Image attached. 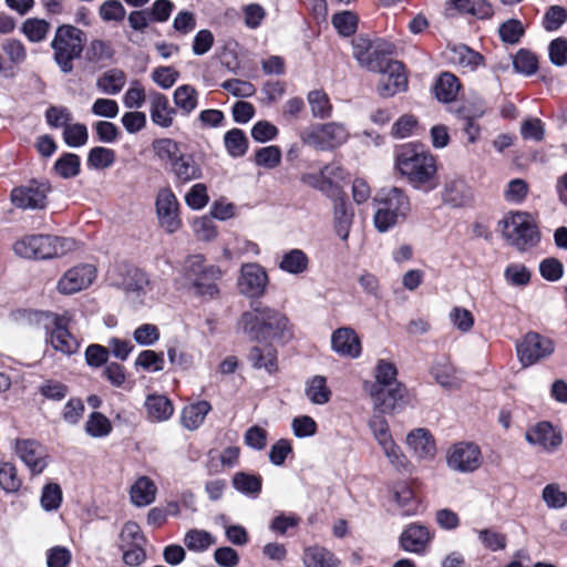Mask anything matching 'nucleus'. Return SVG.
Returning a JSON list of instances; mask_svg holds the SVG:
<instances>
[{"label":"nucleus","mask_w":567,"mask_h":567,"mask_svg":"<svg viewBox=\"0 0 567 567\" xmlns=\"http://www.w3.org/2000/svg\"><path fill=\"white\" fill-rule=\"evenodd\" d=\"M430 530L420 524H410L400 536V545L403 550L412 554H424L432 540Z\"/></svg>","instance_id":"aec40b11"},{"label":"nucleus","mask_w":567,"mask_h":567,"mask_svg":"<svg viewBox=\"0 0 567 567\" xmlns=\"http://www.w3.org/2000/svg\"><path fill=\"white\" fill-rule=\"evenodd\" d=\"M332 25L343 37L352 35L358 25V17L352 11H342L332 17Z\"/></svg>","instance_id":"4d7b16f0"},{"label":"nucleus","mask_w":567,"mask_h":567,"mask_svg":"<svg viewBox=\"0 0 567 567\" xmlns=\"http://www.w3.org/2000/svg\"><path fill=\"white\" fill-rule=\"evenodd\" d=\"M248 358L256 369H265L269 374L278 371L277 350L271 344L252 347Z\"/></svg>","instance_id":"c85d7f7f"},{"label":"nucleus","mask_w":567,"mask_h":567,"mask_svg":"<svg viewBox=\"0 0 567 567\" xmlns=\"http://www.w3.org/2000/svg\"><path fill=\"white\" fill-rule=\"evenodd\" d=\"M58 175L71 178L80 173V157L73 153L63 154L54 164Z\"/></svg>","instance_id":"bf43d9fd"},{"label":"nucleus","mask_w":567,"mask_h":567,"mask_svg":"<svg viewBox=\"0 0 567 567\" xmlns=\"http://www.w3.org/2000/svg\"><path fill=\"white\" fill-rule=\"evenodd\" d=\"M350 137L347 126L339 122L312 123L299 133L301 143L316 151H334Z\"/></svg>","instance_id":"0eeeda50"},{"label":"nucleus","mask_w":567,"mask_h":567,"mask_svg":"<svg viewBox=\"0 0 567 567\" xmlns=\"http://www.w3.org/2000/svg\"><path fill=\"white\" fill-rule=\"evenodd\" d=\"M127 76L120 69H111L96 79V87L106 95H117L125 86Z\"/></svg>","instance_id":"2f4dec72"},{"label":"nucleus","mask_w":567,"mask_h":567,"mask_svg":"<svg viewBox=\"0 0 567 567\" xmlns=\"http://www.w3.org/2000/svg\"><path fill=\"white\" fill-rule=\"evenodd\" d=\"M22 485L13 464L2 462L0 465V487L7 493H16Z\"/></svg>","instance_id":"603ef678"},{"label":"nucleus","mask_w":567,"mask_h":567,"mask_svg":"<svg viewBox=\"0 0 567 567\" xmlns=\"http://www.w3.org/2000/svg\"><path fill=\"white\" fill-rule=\"evenodd\" d=\"M375 208L373 223L380 233H385L406 219L411 203L405 192L398 187L382 188L373 198Z\"/></svg>","instance_id":"20e7f679"},{"label":"nucleus","mask_w":567,"mask_h":567,"mask_svg":"<svg viewBox=\"0 0 567 567\" xmlns=\"http://www.w3.org/2000/svg\"><path fill=\"white\" fill-rule=\"evenodd\" d=\"M453 10L460 13H470L480 19L489 18L493 13L491 4L486 0H447L446 14L452 16Z\"/></svg>","instance_id":"cd10ccee"},{"label":"nucleus","mask_w":567,"mask_h":567,"mask_svg":"<svg viewBox=\"0 0 567 567\" xmlns=\"http://www.w3.org/2000/svg\"><path fill=\"white\" fill-rule=\"evenodd\" d=\"M239 324L255 340L288 341L292 338L288 318L269 307H257L241 315Z\"/></svg>","instance_id":"f03ea898"},{"label":"nucleus","mask_w":567,"mask_h":567,"mask_svg":"<svg viewBox=\"0 0 567 567\" xmlns=\"http://www.w3.org/2000/svg\"><path fill=\"white\" fill-rule=\"evenodd\" d=\"M303 567H341L340 559L328 548L313 545L305 548Z\"/></svg>","instance_id":"bb28decb"},{"label":"nucleus","mask_w":567,"mask_h":567,"mask_svg":"<svg viewBox=\"0 0 567 567\" xmlns=\"http://www.w3.org/2000/svg\"><path fill=\"white\" fill-rule=\"evenodd\" d=\"M72 319L73 313L69 310L64 311L62 315L49 311H32L28 313V321L45 331L52 330L58 324H61L60 322H71Z\"/></svg>","instance_id":"e433bc0d"},{"label":"nucleus","mask_w":567,"mask_h":567,"mask_svg":"<svg viewBox=\"0 0 567 567\" xmlns=\"http://www.w3.org/2000/svg\"><path fill=\"white\" fill-rule=\"evenodd\" d=\"M16 454L29 467L32 474H40L47 467V453L44 447L33 440H17Z\"/></svg>","instance_id":"6ab92c4d"},{"label":"nucleus","mask_w":567,"mask_h":567,"mask_svg":"<svg viewBox=\"0 0 567 567\" xmlns=\"http://www.w3.org/2000/svg\"><path fill=\"white\" fill-rule=\"evenodd\" d=\"M224 145L231 157H241L248 150V138L239 128H231L224 135Z\"/></svg>","instance_id":"79ce46f5"},{"label":"nucleus","mask_w":567,"mask_h":567,"mask_svg":"<svg viewBox=\"0 0 567 567\" xmlns=\"http://www.w3.org/2000/svg\"><path fill=\"white\" fill-rule=\"evenodd\" d=\"M441 198L450 207H464L472 202L473 193L463 177L450 175L444 179Z\"/></svg>","instance_id":"a211bd4d"},{"label":"nucleus","mask_w":567,"mask_h":567,"mask_svg":"<svg viewBox=\"0 0 567 567\" xmlns=\"http://www.w3.org/2000/svg\"><path fill=\"white\" fill-rule=\"evenodd\" d=\"M193 279L197 292L202 296L213 297L217 295L216 281L221 277V270L217 266H205L203 256H195L192 260Z\"/></svg>","instance_id":"dca6fc26"},{"label":"nucleus","mask_w":567,"mask_h":567,"mask_svg":"<svg viewBox=\"0 0 567 567\" xmlns=\"http://www.w3.org/2000/svg\"><path fill=\"white\" fill-rule=\"evenodd\" d=\"M50 28L44 19L29 18L22 23L21 31L30 42L39 43L47 38Z\"/></svg>","instance_id":"a18cd8bd"},{"label":"nucleus","mask_w":567,"mask_h":567,"mask_svg":"<svg viewBox=\"0 0 567 567\" xmlns=\"http://www.w3.org/2000/svg\"><path fill=\"white\" fill-rule=\"evenodd\" d=\"M198 91L190 84H183L173 93L174 104L183 115L192 114L198 106Z\"/></svg>","instance_id":"72a5a7b5"},{"label":"nucleus","mask_w":567,"mask_h":567,"mask_svg":"<svg viewBox=\"0 0 567 567\" xmlns=\"http://www.w3.org/2000/svg\"><path fill=\"white\" fill-rule=\"evenodd\" d=\"M281 162V151L276 145L259 148L255 154V164L268 169L277 167Z\"/></svg>","instance_id":"e2e57ef3"},{"label":"nucleus","mask_w":567,"mask_h":567,"mask_svg":"<svg viewBox=\"0 0 567 567\" xmlns=\"http://www.w3.org/2000/svg\"><path fill=\"white\" fill-rule=\"evenodd\" d=\"M405 443L417 460H432L436 454V445L433 435L424 427L412 430Z\"/></svg>","instance_id":"412c9836"},{"label":"nucleus","mask_w":567,"mask_h":567,"mask_svg":"<svg viewBox=\"0 0 567 567\" xmlns=\"http://www.w3.org/2000/svg\"><path fill=\"white\" fill-rule=\"evenodd\" d=\"M306 396L313 404L323 405L330 401L331 391L327 385V379L322 375H315L306 382Z\"/></svg>","instance_id":"ea45409f"},{"label":"nucleus","mask_w":567,"mask_h":567,"mask_svg":"<svg viewBox=\"0 0 567 567\" xmlns=\"http://www.w3.org/2000/svg\"><path fill=\"white\" fill-rule=\"evenodd\" d=\"M332 350L341 357L358 358L361 353V342L352 328L342 327L331 336Z\"/></svg>","instance_id":"4be33fe9"},{"label":"nucleus","mask_w":567,"mask_h":567,"mask_svg":"<svg viewBox=\"0 0 567 567\" xmlns=\"http://www.w3.org/2000/svg\"><path fill=\"white\" fill-rule=\"evenodd\" d=\"M64 142L71 147H79L86 144L89 138L87 128L84 124H69L63 132Z\"/></svg>","instance_id":"338daca9"},{"label":"nucleus","mask_w":567,"mask_h":567,"mask_svg":"<svg viewBox=\"0 0 567 567\" xmlns=\"http://www.w3.org/2000/svg\"><path fill=\"white\" fill-rule=\"evenodd\" d=\"M176 111L171 106L166 95L159 92L150 94V115L155 125L168 128L174 123Z\"/></svg>","instance_id":"b1692460"},{"label":"nucleus","mask_w":567,"mask_h":567,"mask_svg":"<svg viewBox=\"0 0 567 567\" xmlns=\"http://www.w3.org/2000/svg\"><path fill=\"white\" fill-rule=\"evenodd\" d=\"M375 381L365 384L373 406L380 413H390L402 401L405 389L396 380V368L393 363L380 360L375 367Z\"/></svg>","instance_id":"7ed1b4c3"},{"label":"nucleus","mask_w":567,"mask_h":567,"mask_svg":"<svg viewBox=\"0 0 567 567\" xmlns=\"http://www.w3.org/2000/svg\"><path fill=\"white\" fill-rule=\"evenodd\" d=\"M432 375L436 382L446 389H458L463 382V373L449 359L436 360L432 367Z\"/></svg>","instance_id":"393cba45"},{"label":"nucleus","mask_w":567,"mask_h":567,"mask_svg":"<svg viewBox=\"0 0 567 567\" xmlns=\"http://www.w3.org/2000/svg\"><path fill=\"white\" fill-rule=\"evenodd\" d=\"M152 148L157 158L161 161H168L171 165H173V162L183 155L179 144L167 137L155 140L152 143Z\"/></svg>","instance_id":"c03bdc74"},{"label":"nucleus","mask_w":567,"mask_h":567,"mask_svg":"<svg viewBox=\"0 0 567 567\" xmlns=\"http://www.w3.org/2000/svg\"><path fill=\"white\" fill-rule=\"evenodd\" d=\"M157 488L147 476L138 477L130 488V497L135 506L144 507L155 501Z\"/></svg>","instance_id":"c756f323"},{"label":"nucleus","mask_w":567,"mask_h":567,"mask_svg":"<svg viewBox=\"0 0 567 567\" xmlns=\"http://www.w3.org/2000/svg\"><path fill=\"white\" fill-rule=\"evenodd\" d=\"M210 409L207 401H198L185 406L181 416L182 424L188 430H196L204 422Z\"/></svg>","instance_id":"58836bf2"},{"label":"nucleus","mask_w":567,"mask_h":567,"mask_svg":"<svg viewBox=\"0 0 567 567\" xmlns=\"http://www.w3.org/2000/svg\"><path fill=\"white\" fill-rule=\"evenodd\" d=\"M147 417L153 422H163L168 420L174 412L172 402L164 395L150 394L145 400Z\"/></svg>","instance_id":"7c9ffc66"},{"label":"nucleus","mask_w":567,"mask_h":567,"mask_svg":"<svg viewBox=\"0 0 567 567\" xmlns=\"http://www.w3.org/2000/svg\"><path fill=\"white\" fill-rule=\"evenodd\" d=\"M60 323L51 330L50 342L52 347L64 354L75 353L79 349V342L66 329L70 322Z\"/></svg>","instance_id":"473e14b6"},{"label":"nucleus","mask_w":567,"mask_h":567,"mask_svg":"<svg viewBox=\"0 0 567 567\" xmlns=\"http://www.w3.org/2000/svg\"><path fill=\"white\" fill-rule=\"evenodd\" d=\"M99 16L104 22H122L126 10L118 0H106L99 8Z\"/></svg>","instance_id":"680f3d73"},{"label":"nucleus","mask_w":567,"mask_h":567,"mask_svg":"<svg viewBox=\"0 0 567 567\" xmlns=\"http://www.w3.org/2000/svg\"><path fill=\"white\" fill-rule=\"evenodd\" d=\"M460 89L458 79L450 72H444L435 83L434 93L440 101L449 103L456 99Z\"/></svg>","instance_id":"4c0bfd02"},{"label":"nucleus","mask_w":567,"mask_h":567,"mask_svg":"<svg viewBox=\"0 0 567 567\" xmlns=\"http://www.w3.org/2000/svg\"><path fill=\"white\" fill-rule=\"evenodd\" d=\"M513 65L518 73L532 75L538 69V60L533 52L520 49L514 56Z\"/></svg>","instance_id":"13d9d810"},{"label":"nucleus","mask_w":567,"mask_h":567,"mask_svg":"<svg viewBox=\"0 0 567 567\" xmlns=\"http://www.w3.org/2000/svg\"><path fill=\"white\" fill-rule=\"evenodd\" d=\"M115 162V152L111 148L96 146L87 155V165L95 169H103L112 166Z\"/></svg>","instance_id":"5fc2aeb1"},{"label":"nucleus","mask_w":567,"mask_h":567,"mask_svg":"<svg viewBox=\"0 0 567 567\" xmlns=\"http://www.w3.org/2000/svg\"><path fill=\"white\" fill-rule=\"evenodd\" d=\"M446 465L456 473L467 474L477 471L483 463L482 452L473 442H457L446 451Z\"/></svg>","instance_id":"9d476101"},{"label":"nucleus","mask_w":567,"mask_h":567,"mask_svg":"<svg viewBox=\"0 0 567 567\" xmlns=\"http://www.w3.org/2000/svg\"><path fill=\"white\" fill-rule=\"evenodd\" d=\"M353 56L369 70H380L377 59L372 58V42L369 39L359 37L352 42Z\"/></svg>","instance_id":"a19ab883"},{"label":"nucleus","mask_w":567,"mask_h":567,"mask_svg":"<svg viewBox=\"0 0 567 567\" xmlns=\"http://www.w3.org/2000/svg\"><path fill=\"white\" fill-rule=\"evenodd\" d=\"M548 55L550 62L556 66L567 64V39L559 37L554 39L548 45Z\"/></svg>","instance_id":"774afa93"},{"label":"nucleus","mask_w":567,"mask_h":567,"mask_svg":"<svg viewBox=\"0 0 567 567\" xmlns=\"http://www.w3.org/2000/svg\"><path fill=\"white\" fill-rule=\"evenodd\" d=\"M380 70H372L379 73L377 91L382 97H391L408 87V76L404 66L396 60L378 61Z\"/></svg>","instance_id":"9b49d317"},{"label":"nucleus","mask_w":567,"mask_h":567,"mask_svg":"<svg viewBox=\"0 0 567 567\" xmlns=\"http://www.w3.org/2000/svg\"><path fill=\"white\" fill-rule=\"evenodd\" d=\"M97 270L92 264H79L68 269L58 280L56 290L64 296L87 289L96 279Z\"/></svg>","instance_id":"ddd939ff"},{"label":"nucleus","mask_w":567,"mask_h":567,"mask_svg":"<svg viewBox=\"0 0 567 567\" xmlns=\"http://www.w3.org/2000/svg\"><path fill=\"white\" fill-rule=\"evenodd\" d=\"M235 488L244 494L257 496L261 491V477L247 473H237L233 478Z\"/></svg>","instance_id":"8fccbe9b"},{"label":"nucleus","mask_w":567,"mask_h":567,"mask_svg":"<svg viewBox=\"0 0 567 567\" xmlns=\"http://www.w3.org/2000/svg\"><path fill=\"white\" fill-rule=\"evenodd\" d=\"M308 103L311 114L317 118H328L332 114V105L328 94L322 90H313L308 93Z\"/></svg>","instance_id":"37998d69"},{"label":"nucleus","mask_w":567,"mask_h":567,"mask_svg":"<svg viewBox=\"0 0 567 567\" xmlns=\"http://www.w3.org/2000/svg\"><path fill=\"white\" fill-rule=\"evenodd\" d=\"M354 212L350 204L343 198L334 200L333 205V229L337 236L347 240L353 224Z\"/></svg>","instance_id":"a878e982"},{"label":"nucleus","mask_w":567,"mask_h":567,"mask_svg":"<svg viewBox=\"0 0 567 567\" xmlns=\"http://www.w3.org/2000/svg\"><path fill=\"white\" fill-rule=\"evenodd\" d=\"M85 431L92 437H103L112 431V424L102 413L93 412L85 423Z\"/></svg>","instance_id":"6e6d98bb"},{"label":"nucleus","mask_w":567,"mask_h":567,"mask_svg":"<svg viewBox=\"0 0 567 567\" xmlns=\"http://www.w3.org/2000/svg\"><path fill=\"white\" fill-rule=\"evenodd\" d=\"M502 233L506 240L519 250H526L539 241V233L527 213H509L502 220Z\"/></svg>","instance_id":"6e6552de"},{"label":"nucleus","mask_w":567,"mask_h":567,"mask_svg":"<svg viewBox=\"0 0 567 567\" xmlns=\"http://www.w3.org/2000/svg\"><path fill=\"white\" fill-rule=\"evenodd\" d=\"M341 167L337 165H326L318 174L306 173L301 175V182L313 188H321L322 182L332 183V177H341Z\"/></svg>","instance_id":"de8ad7c7"},{"label":"nucleus","mask_w":567,"mask_h":567,"mask_svg":"<svg viewBox=\"0 0 567 567\" xmlns=\"http://www.w3.org/2000/svg\"><path fill=\"white\" fill-rule=\"evenodd\" d=\"M172 169L176 178L188 183L202 177V168L192 155L183 154L173 162Z\"/></svg>","instance_id":"f704fd0d"},{"label":"nucleus","mask_w":567,"mask_h":567,"mask_svg":"<svg viewBox=\"0 0 567 567\" xmlns=\"http://www.w3.org/2000/svg\"><path fill=\"white\" fill-rule=\"evenodd\" d=\"M478 539L485 548L492 551L503 550L507 545L506 535L492 528L478 530Z\"/></svg>","instance_id":"0e129e2a"},{"label":"nucleus","mask_w":567,"mask_h":567,"mask_svg":"<svg viewBox=\"0 0 567 567\" xmlns=\"http://www.w3.org/2000/svg\"><path fill=\"white\" fill-rule=\"evenodd\" d=\"M525 29L519 20L509 19L502 23L498 29L503 42L516 44L524 35Z\"/></svg>","instance_id":"69168bd1"},{"label":"nucleus","mask_w":567,"mask_h":567,"mask_svg":"<svg viewBox=\"0 0 567 567\" xmlns=\"http://www.w3.org/2000/svg\"><path fill=\"white\" fill-rule=\"evenodd\" d=\"M109 278L113 286L122 288L132 300H140L150 288L147 275L143 270L126 264L114 267L109 272Z\"/></svg>","instance_id":"1a4fd4ad"},{"label":"nucleus","mask_w":567,"mask_h":567,"mask_svg":"<svg viewBox=\"0 0 567 567\" xmlns=\"http://www.w3.org/2000/svg\"><path fill=\"white\" fill-rule=\"evenodd\" d=\"M278 266L285 272L300 275L308 270L309 258L303 250L293 248L281 256Z\"/></svg>","instance_id":"c9c22d12"},{"label":"nucleus","mask_w":567,"mask_h":567,"mask_svg":"<svg viewBox=\"0 0 567 567\" xmlns=\"http://www.w3.org/2000/svg\"><path fill=\"white\" fill-rule=\"evenodd\" d=\"M554 351V342L536 332H528L516 344L518 360L525 368L550 357Z\"/></svg>","instance_id":"f8f14e48"},{"label":"nucleus","mask_w":567,"mask_h":567,"mask_svg":"<svg viewBox=\"0 0 567 567\" xmlns=\"http://www.w3.org/2000/svg\"><path fill=\"white\" fill-rule=\"evenodd\" d=\"M268 284V276L265 269L258 264H245L241 266L238 278L240 292L250 298L261 297Z\"/></svg>","instance_id":"f3484780"},{"label":"nucleus","mask_w":567,"mask_h":567,"mask_svg":"<svg viewBox=\"0 0 567 567\" xmlns=\"http://www.w3.org/2000/svg\"><path fill=\"white\" fill-rule=\"evenodd\" d=\"M383 451L384 456L388 458L390 464L400 472L406 471L411 463L402 452L401 447L394 442L393 437L379 444Z\"/></svg>","instance_id":"49530a36"},{"label":"nucleus","mask_w":567,"mask_h":567,"mask_svg":"<svg viewBox=\"0 0 567 567\" xmlns=\"http://www.w3.org/2000/svg\"><path fill=\"white\" fill-rule=\"evenodd\" d=\"M395 166L415 189L431 192L439 185L436 159L429 152L402 146L396 153Z\"/></svg>","instance_id":"f257e3e1"},{"label":"nucleus","mask_w":567,"mask_h":567,"mask_svg":"<svg viewBox=\"0 0 567 567\" xmlns=\"http://www.w3.org/2000/svg\"><path fill=\"white\" fill-rule=\"evenodd\" d=\"M482 55L473 51L466 45H458L453 48L451 60L461 65L474 70L482 63Z\"/></svg>","instance_id":"09e8293b"},{"label":"nucleus","mask_w":567,"mask_h":567,"mask_svg":"<svg viewBox=\"0 0 567 567\" xmlns=\"http://www.w3.org/2000/svg\"><path fill=\"white\" fill-rule=\"evenodd\" d=\"M51 187L45 182L32 181L28 185L16 187L11 192L12 204L22 209H42Z\"/></svg>","instance_id":"2eb2a0df"},{"label":"nucleus","mask_w":567,"mask_h":567,"mask_svg":"<svg viewBox=\"0 0 567 567\" xmlns=\"http://www.w3.org/2000/svg\"><path fill=\"white\" fill-rule=\"evenodd\" d=\"M419 123L414 115L404 114L400 116L391 127V134L395 138H406L416 133Z\"/></svg>","instance_id":"052dcab7"},{"label":"nucleus","mask_w":567,"mask_h":567,"mask_svg":"<svg viewBox=\"0 0 567 567\" xmlns=\"http://www.w3.org/2000/svg\"><path fill=\"white\" fill-rule=\"evenodd\" d=\"M85 41V33L72 24L56 28L51 48L53 59L63 73L72 72L73 61L81 56Z\"/></svg>","instance_id":"423d86ee"},{"label":"nucleus","mask_w":567,"mask_h":567,"mask_svg":"<svg viewBox=\"0 0 567 567\" xmlns=\"http://www.w3.org/2000/svg\"><path fill=\"white\" fill-rule=\"evenodd\" d=\"M542 498L550 509H560L567 506V493L556 483L544 487Z\"/></svg>","instance_id":"864d4df0"},{"label":"nucleus","mask_w":567,"mask_h":567,"mask_svg":"<svg viewBox=\"0 0 567 567\" xmlns=\"http://www.w3.org/2000/svg\"><path fill=\"white\" fill-rule=\"evenodd\" d=\"M155 208L158 224L166 233L174 234L182 227L179 204L171 188L164 187L158 190Z\"/></svg>","instance_id":"4468645a"},{"label":"nucleus","mask_w":567,"mask_h":567,"mask_svg":"<svg viewBox=\"0 0 567 567\" xmlns=\"http://www.w3.org/2000/svg\"><path fill=\"white\" fill-rule=\"evenodd\" d=\"M184 543L189 550L203 551L215 544V538L206 530L190 529L186 533Z\"/></svg>","instance_id":"3c124183"},{"label":"nucleus","mask_w":567,"mask_h":567,"mask_svg":"<svg viewBox=\"0 0 567 567\" xmlns=\"http://www.w3.org/2000/svg\"><path fill=\"white\" fill-rule=\"evenodd\" d=\"M75 241L72 238L52 235H30L16 241L14 252L22 258L50 259L73 250Z\"/></svg>","instance_id":"39448f33"},{"label":"nucleus","mask_w":567,"mask_h":567,"mask_svg":"<svg viewBox=\"0 0 567 567\" xmlns=\"http://www.w3.org/2000/svg\"><path fill=\"white\" fill-rule=\"evenodd\" d=\"M529 444L538 445L545 451H554L561 444V435L556 432L549 422H539L525 433Z\"/></svg>","instance_id":"5701e85b"}]
</instances>
